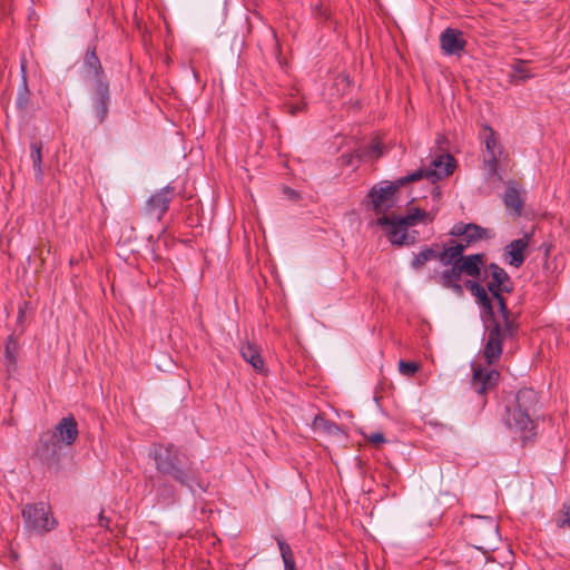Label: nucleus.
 <instances>
[{
	"instance_id": "nucleus-1",
	"label": "nucleus",
	"mask_w": 570,
	"mask_h": 570,
	"mask_svg": "<svg viewBox=\"0 0 570 570\" xmlns=\"http://www.w3.org/2000/svg\"><path fill=\"white\" fill-rule=\"evenodd\" d=\"M157 472L167 476L181 487L194 490L195 485L203 489L199 481V470L181 449L168 444H154L149 452Z\"/></svg>"
},
{
	"instance_id": "nucleus-2",
	"label": "nucleus",
	"mask_w": 570,
	"mask_h": 570,
	"mask_svg": "<svg viewBox=\"0 0 570 570\" xmlns=\"http://www.w3.org/2000/svg\"><path fill=\"white\" fill-rule=\"evenodd\" d=\"M537 393L532 389H521L515 395L513 405L507 407V426L520 434L525 441L533 436L534 423L531 419V412L537 405Z\"/></svg>"
},
{
	"instance_id": "nucleus-3",
	"label": "nucleus",
	"mask_w": 570,
	"mask_h": 570,
	"mask_svg": "<svg viewBox=\"0 0 570 570\" xmlns=\"http://www.w3.org/2000/svg\"><path fill=\"white\" fill-rule=\"evenodd\" d=\"M433 216L425 210L413 208L403 217L382 215L376 224L384 229L390 242L394 245H403L407 237V228L417 223L432 222Z\"/></svg>"
},
{
	"instance_id": "nucleus-4",
	"label": "nucleus",
	"mask_w": 570,
	"mask_h": 570,
	"mask_svg": "<svg viewBox=\"0 0 570 570\" xmlns=\"http://www.w3.org/2000/svg\"><path fill=\"white\" fill-rule=\"evenodd\" d=\"M24 529L30 533H43L55 529L57 521L50 507L43 502L29 503L22 509Z\"/></svg>"
},
{
	"instance_id": "nucleus-5",
	"label": "nucleus",
	"mask_w": 570,
	"mask_h": 570,
	"mask_svg": "<svg viewBox=\"0 0 570 570\" xmlns=\"http://www.w3.org/2000/svg\"><path fill=\"white\" fill-rule=\"evenodd\" d=\"M503 325L495 322L489 330L487 342L483 350V356L488 365L494 364L502 354V343L508 335H512L517 325L509 320L508 313H502Z\"/></svg>"
},
{
	"instance_id": "nucleus-6",
	"label": "nucleus",
	"mask_w": 570,
	"mask_h": 570,
	"mask_svg": "<svg viewBox=\"0 0 570 570\" xmlns=\"http://www.w3.org/2000/svg\"><path fill=\"white\" fill-rule=\"evenodd\" d=\"M480 137L484 144L482 151V173L488 180L498 178V163L502 155V148L498 139V135L489 126H483Z\"/></svg>"
},
{
	"instance_id": "nucleus-7",
	"label": "nucleus",
	"mask_w": 570,
	"mask_h": 570,
	"mask_svg": "<svg viewBox=\"0 0 570 570\" xmlns=\"http://www.w3.org/2000/svg\"><path fill=\"white\" fill-rule=\"evenodd\" d=\"M470 531V535L475 541V548L480 550H494L500 542L499 525L493 518L475 517Z\"/></svg>"
},
{
	"instance_id": "nucleus-8",
	"label": "nucleus",
	"mask_w": 570,
	"mask_h": 570,
	"mask_svg": "<svg viewBox=\"0 0 570 570\" xmlns=\"http://www.w3.org/2000/svg\"><path fill=\"white\" fill-rule=\"evenodd\" d=\"M454 158L451 155H440L431 161L429 168H420L410 175L401 177L399 178V183L400 185H406L420 180L423 177L434 183L451 175L454 169Z\"/></svg>"
},
{
	"instance_id": "nucleus-9",
	"label": "nucleus",
	"mask_w": 570,
	"mask_h": 570,
	"mask_svg": "<svg viewBox=\"0 0 570 570\" xmlns=\"http://www.w3.org/2000/svg\"><path fill=\"white\" fill-rule=\"evenodd\" d=\"M400 186L399 179L396 183L382 181L370 190L368 197L377 214L384 215L395 205V191Z\"/></svg>"
},
{
	"instance_id": "nucleus-10",
	"label": "nucleus",
	"mask_w": 570,
	"mask_h": 570,
	"mask_svg": "<svg viewBox=\"0 0 570 570\" xmlns=\"http://www.w3.org/2000/svg\"><path fill=\"white\" fill-rule=\"evenodd\" d=\"M174 188L166 186L153 194L146 203L145 210L150 217L160 219L168 209V205L173 199Z\"/></svg>"
},
{
	"instance_id": "nucleus-11",
	"label": "nucleus",
	"mask_w": 570,
	"mask_h": 570,
	"mask_svg": "<svg viewBox=\"0 0 570 570\" xmlns=\"http://www.w3.org/2000/svg\"><path fill=\"white\" fill-rule=\"evenodd\" d=\"M60 449L61 446L59 445L52 432L48 431L41 434L36 454L42 462L48 465H52L59 461Z\"/></svg>"
},
{
	"instance_id": "nucleus-12",
	"label": "nucleus",
	"mask_w": 570,
	"mask_h": 570,
	"mask_svg": "<svg viewBox=\"0 0 570 570\" xmlns=\"http://www.w3.org/2000/svg\"><path fill=\"white\" fill-rule=\"evenodd\" d=\"M500 377V373L497 370H485L480 365H473L472 387L479 394H485L492 390Z\"/></svg>"
},
{
	"instance_id": "nucleus-13",
	"label": "nucleus",
	"mask_w": 570,
	"mask_h": 570,
	"mask_svg": "<svg viewBox=\"0 0 570 570\" xmlns=\"http://www.w3.org/2000/svg\"><path fill=\"white\" fill-rule=\"evenodd\" d=\"M450 233L455 237H463V240L468 242V244H473L481 239L491 238L493 235L490 229L483 228L476 224L463 223L455 224Z\"/></svg>"
},
{
	"instance_id": "nucleus-14",
	"label": "nucleus",
	"mask_w": 570,
	"mask_h": 570,
	"mask_svg": "<svg viewBox=\"0 0 570 570\" xmlns=\"http://www.w3.org/2000/svg\"><path fill=\"white\" fill-rule=\"evenodd\" d=\"M59 445H72L78 438V424L73 416L62 417L52 431Z\"/></svg>"
},
{
	"instance_id": "nucleus-15",
	"label": "nucleus",
	"mask_w": 570,
	"mask_h": 570,
	"mask_svg": "<svg viewBox=\"0 0 570 570\" xmlns=\"http://www.w3.org/2000/svg\"><path fill=\"white\" fill-rule=\"evenodd\" d=\"M82 77L88 81H92L95 88H98L99 83H106L102 80V68L95 49L88 50L85 55Z\"/></svg>"
},
{
	"instance_id": "nucleus-16",
	"label": "nucleus",
	"mask_w": 570,
	"mask_h": 570,
	"mask_svg": "<svg viewBox=\"0 0 570 570\" xmlns=\"http://www.w3.org/2000/svg\"><path fill=\"white\" fill-rule=\"evenodd\" d=\"M440 43L443 52L448 56L459 55L465 47L462 32L452 28H448L441 33Z\"/></svg>"
},
{
	"instance_id": "nucleus-17",
	"label": "nucleus",
	"mask_w": 570,
	"mask_h": 570,
	"mask_svg": "<svg viewBox=\"0 0 570 570\" xmlns=\"http://www.w3.org/2000/svg\"><path fill=\"white\" fill-rule=\"evenodd\" d=\"M530 237L524 235V237L514 239L510 244L504 247V255L507 262L514 267H520L524 262V252L529 246Z\"/></svg>"
},
{
	"instance_id": "nucleus-18",
	"label": "nucleus",
	"mask_w": 570,
	"mask_h": 570,
	"mask_svg": "<svg viewBox=\"0 0 570 570\" xmlns=\"http://www.w3.org/2000/svg\"><path fill=\"white\" fill-rule=\"evenodd\" d=\"M490 273L492 279L489 282L488 287L491 293H493L495 299L500 305V309L502 313H508L507 306L504 304L503 297L499 294V289L503 287L504 282L508 281V274L503 268L499 267L495 264L490 265Z\"/></svg>"
},
{
	"instance_id": "nucleus-19",
	"label": "nucleus",
	"mask_w": 570,
	"mask_h": 570,
	"mask_svg": "<svg viewBox=\"0 0 570 570\" xmlns=\"http://www.w3.org/2000/svg\"><path fill=\"white\" fill-rule=\"evenodd\" d=\"M446 268L440 274L438 282L455 293L462 292V286L460 284L461 276L464 274L461 271V266L459 262L449 264L445 266Z\"/></svg>"
},
{
	"instance_id": "nucleus-20",
	"label": "nucleus",
	"mask_w": 570,
	"mask_h": 570,
	"mask_svg": "<svg viewBox=\"0 0 570 570\" xmlns=\"http://www.w3.org/2000/svg\"><path fill=\"white\" fill-rule=\"evenodd\" d=\"M459 263L461 266V271H463L464 275L478 278L484 265V255L474 254L463 256V258Z\"/></svg>"
},
{
	"instance_id": "nucleus-21",
	"label": "nucleus",
	"mask_w": 570,
	"mask_h": 570,
	"mask_svg": "<svg viewBox=\"0 0 570 570\" xmlns=\"http://www.w3.org/2000/svg\"><path fill=\"white\" fill-rule=\"evenodd\" d=\"M240 354L243 358L249 363L255 370L263 371L264 370V361L258 352V350L250 344H245L240 347Z\"/></svg>"
},
{
	"instance_id": "nucleus-22",
	"label": "nucleus",
	"mask_w": 570,
	"mask_h": 570,
	"mask_svg": "<svg viewBox=\"0 0 570 570\" xmlns=\"http://www.w3.org/2000/svg\"><path fill=\"white\" fill-rule=\"evenodd\" d=\"M312 428L315 432L326 435H338L341 433V430L336 423L326 420L322 415H316L314 417Z\"/></svg>"
},
{
	"instance_id": "nucleus-23",
	"label": "nucleus",
	"mask_w": 570,
	"mask_h": 570,
	"mask_svg": "<svg viewBox=\"0 0 570 570\" xmlns=\"http://www.w3.org/2000/svg\"><path fill=\"white\" fill-rule=\"evenodd\" d=\"M462 254L463 248L461 246H454L451 242L438 257L443 266H448L449 264L460 262L463 258Z\"/></svg>"
},
{
	"instance_id": "nucleus-24",
	"label": "nucleus",
	"mask_w": 570,
	"mask_h": 570,
	"mask_svg": "<svg viewBox=\"0 0 570 570\" xmlns=\"http://www.w3.org/2000/svg\"><path fill=\"white\" fill-rule=\"evenodd\" d=\"M97 92L96 110L100 119H104L107 114V100L109 97V90L107 83H99L98 88H95Z\"/></svg>"
},
{
	"instance_id": "nucleus-25",
	"label": "nucleus",
	"mask_w": 570,
	"mask_h": 570,
	"mask_svg": "<svg viewBox=\"0 0 570 570\" xmlns=\"http://www.w3.org/2000/svg\"><path fill=\"white\" fill-rule=\"evenodd\" d=\"M503 200L507 207L512 208L515 213H520L522 208V200L520 193L515 187L509 186L507 188Z\"/></svg>"
},
{
	"instance_id": "nucleus-26",
	"label": "nucleus",
	"mask_w": 570,
	"mask_h": 570,
	"mask_svg": "<svg viewBox=\"0 0 570 570\" xmlns=\"http://www.w3.org/2000/svg\"><path fill=\"white\" fill-rule=\"evenodd\" d=\"M30 157L33 165L35 176L38 180H42L43 171H42V156H41V146L37 142L31 145Z\"/></svg>"
},
{
	"instance_id": "nucleus-27",
	"label": "nucleus",
	"mask_w": 570,
	"mask_h": 570,
	"mask_svg": "<svg viewBox=\"0 0 570 570\" xmlns=\"http://www.w3.org/2000/svg\"><path fill=\"white\" fill-rule=\"evenodd\" d=\"M532 77L527 62L518 61L512 66L510 78L513 81H525Z\"/></svg>"
},
{
	"instance_id": "nucleus-28",
	"label": "nucleus",
	"mask_w": 570,
	"mask_h": 570,
	"mask_svg": "<svg viewBox=\"0 0 570 570\" xmlns=\"http://www.w3.org/2000/svg\"><path fill=\"white\" fill-rule=\"evenodd\" d=\"M438 255L435 253V250H433L432 248H424L422 249L421 252H419L413 261H412V267L414 269H419L421 268L426 262L435 258Z\"/></svg>"
},
{
	"instance_id": "nucleus-29",
	"label": "nucleus",
	"mask_w": 570,
	"mask_h": 570,
	"mask_svg": "<svg viewBox=\"0 0 570 570\" xmlns=\"http://www.w3.org/2000/svg\"><path fill=\"white\" fill-rule=\"evenodd\" d=\"M278 546L285 570H295V560L291 547L284 541H278Z\"/></svg>"
},
{
	"instance_id": "nucleus-30",
	"label": "nucleus",
	"mask_w": 570,
	"mask_h": 570,
	"mask_svg": "<svg viewBox=\"0 0 570 570\" xmlns=\"http://www.w3.org/2000/svg\"><path fill=\"white\" fill-rule=\"evenodd\" d=\"M420 368V365L416 362H399V371L402 375L411 376L415 374Z\"/></svg>"
},
{
	"instance_id": "nucleus-31",
	"label": "nucleus",
	"mask_w": 570,
	"mask_h": 570,
	"mask_svg": "<svg viewBox=\"0 0 570 570\" xmlns=\"http://www.w3.org/2000/svg\"><path fill=\"white\" fill-rule=\"evenodd\" d=\"M557 525L559 528L570 527V501L563 504L560 515L557 519Z\"/></svg>"
},
{
	"instance_id": "nucleus-32",
	"label": "nucleus",
	"mask_w": 570,
	"mask_h": 570,
	"mask_svg": "<svg viewBox=\"0 0 570 570\" xmlns=\"http://www.w3.org/2000/svg\"><path fill=\"white\" fill-rule=\"evenodd\" d=\"M469 283H470V289L480 299V302L483 305H488L489 304V297H488V294H487V291L484 289V287L479 285L478 283H472V282H469Z\"/></svg>"
},
{
	"instance_id": "nucleus-33",
	"label": "nucleus",
	"mask_w": 570,
	"mask_h": 570,
	"mask_svg": "<svg viewBox=\"0 0 570 570\" xmlns=\"http://www.w3.org/2000/svg\"><path fill=\"white\" fill-rule=\"evenodd\" d=\"M16 347H17L16 340L12 336H9V338H8L7 343H6L4 354H6V358L10 363H14L16 362V356H14Z\"/></svg>"
},
{
	"instance_id": "nucleus-34",
	"label": "nucleus",
	"mask_w": 570,
	"mask_h": 570,
	"mask_svg": "<svg viewBox=\"0 0 570 570\" xmlns=\"http://www.w3.org/2000/svg\"><path fill=\"white\" fill-rule=\"evenodd\" d=\"M367 440L375 445H379V444L385 442L384 435L381 432H375V433L370 434Z\"/></svg>"
},
{
	"instance_id": "nucleus-35",
	"label": "nucleus",
	"mask_w": 570,
	"mask_h": 570,
	"mask_svg": "<svg viewBox=\"0 0 570 570\" xmlns=\"http://www.w3.org/2000/svg\"><path fill=\"white\" fill-rule=\"evenodd\" d=\"M336 85H342L344 88L350 86L348 78L346 76H338L336 78Z\"/></svg>"
},
{
	"instance_id": "nucleus-36",
	"label": "nucleus",
	"mask_w": 570,
	"mask_h": 570,
	"mask_svg": "<svg viewBox=\"0 0 570 570\" xmlns=\"http://www.w3.org/2000/svg\"><path fill=\"white\" fill-rule=\"evenodd\" d=\"M372 154L375 158H377L382 155L381 146L379 142H375L372 145Z\"/></svg>"
},
{
	"instance_id": "nucleus-37",
	"label": "nucleus",
	"mask_w": 570,
	"mask_h": 570,
	"mask_svg": "<svg viewBox=\"0 0 570 570\" xmlns=\"http://www.w3.org/2000/svg\"><path fill=\"white\" fill-rule=\"evenodd\" d=\"M288 108H289V114L293 116L296 115L297 112H299L301 110H303L302 105H289Z\"/></svg>"
},
{
	"instance_id": "nucleus-38",
	"label": "nucleus",
	"mask_w": 570,
	"mask_h": 570,
	"mask_svg": "<svg viewBox=\"0 0 570 570\" xmlns=\"http://www.w3.org/2000/svg\"><path fill=\"white\" fill-rule=\"evenodd\" d=\"M454 244V246H461L463 248V252L465 250L466 247H469L471 244H468V242H464L463 240V237H460V239L458 242H452Z\"/></svg>"
},
{
	"instance_id": "nucleus-39",
	"label": "nucleus",
	"mask_w": 570,
	"mask_h": 570,
	"mask_svg": "<svg viewBox=\"0 0 570 570\" xmlns=\"http://www.w3.org/2000/svg\"><path fill=\"white\" fill-rule=\"evenodd\" d=\"M109 523V519L106 518L104 514H100L99 517V525L107 528Z\"/></svg>"
},
{
	"instance_id": "nucleus-40",
	"label": "nucleus",
	"mask_w": 570,
	"mask_h": 570,
	"mask_svg": "<svg viewBox=\"0 0 570 570\" xmlns=\"http://www.w3.org/2000/svg\"><path fill=\"white\" fill-rule=\"evenodd\" d=\"M17 104L20 106V107H24L26 104H27V97L23 96V95H20L18 100H17Z\"/></svg>"
},
{
	"instance_id": "nucleus-41",
	"label": "nucleus",
	"mask_w": 570,
	"mask_h": 570,
	"mask_svg": "<svg viewBox=\"0 0 570 570\" xmlns=\"http://www.w3.org/2000/svg\"><path fill=\"white\" fill-rule=\"evenodd\" d=\"M51 570H62V569H61V567L53 566V567L51 568Z\"/></svg>"
},
{
	"instance_id": "nucleus-42",
	"label": "nucleus",
	"mask_w": 570,
	"mask_h": 570,
	"mask_svg": "<svg viewBox=\"0 0 570 570\" xmlns=\"http://www.w3.org/2000/svg\"><path fill=\"white\" fill-rule=\"evenodd\" d=\"M315 10H320V14H323L322 9L320 6H316Z\"/></svg>"
}]
</instances>
